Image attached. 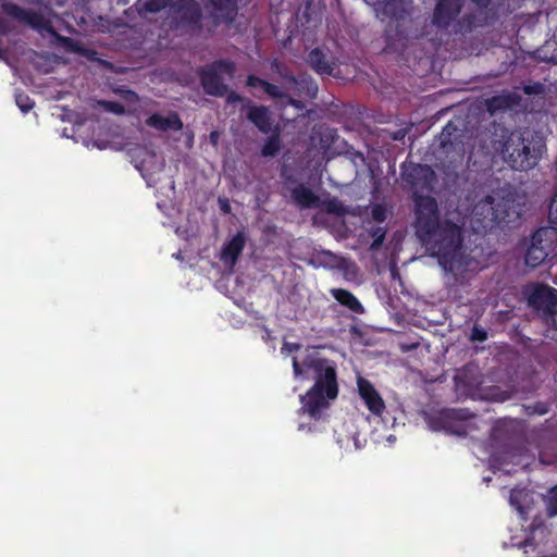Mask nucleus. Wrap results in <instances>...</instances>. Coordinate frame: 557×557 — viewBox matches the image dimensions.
Listing matches in <instances>:
<instances>
[{
  "instance_id": "obj_1",
  "label": "nucleus",
  "mask_w": 557,
  "mask_h": 557,
  "mask_svg": "<svg viewBox=\"0 0 557 557\" xmlns=\"http://www.w3.org/2000/svg\"><path fill=\"white\" fill-rule=\"evenodd\" d=\"M404 176L412 189L416 236L429 255L437 258L438 264L446 272H453L461 260L462 227L449 219H441L436 199L420 194L434 189V170L428 164H414Z\"/></svg>"
},
{
  "instance_id": "obj_2",
  "label": "nucleus",
  "mask_w": 557,
  "mask_h": 557,
  "mask_svg": "<svg viewBox=\"0 0 557 557\" xmlns=\"http://www.w3.org/2000/svg\"><path fill=\"white\" fill-rule=\"evenodd\" d=\"M492 140L493 148L511 169L529 171L534 169L546 152L545 138L537 132L498 127Z\"/></svg>"
},
{
  "instance_id": "obj_3",
  "label": "nucleus",
  "mask_w": 557,
  "mask_h": 557,
  "mask_svg": "<svg viewBox=\"0 0 557 557\" xmlns=\"http://www.w3.org/2000/svg\"><path fill=\"white\" fill-rule=\"evenodd\" d=\"M309 367L314 371V384L300 396V410L318 421L329 409L330 400L338 396L337 371L335 364L326 359L312 360Z\"/></svg>"
},
{
  "instance_id": "obj_4",
  "label": "nucleus",
  "mask_w": 557,
  "mask_h": 557,
  "mask_svg": "<svg viewBox=\"0 0 557 557\" xmlns=\"http://www.w3.org/2000/svg\"><path fill=\"white\" fill-rule=\"evenodd\" d=\"M422 417L433 432L466 437L478 430L475 414L466 408H442L423 411Z\"/></svg>"
},
{
  "instance_id": "obj_5",
  "label": "nucleus",
  "mask_w": 557,
  "mask_h": 557,
  "mask_svg": "<svg viewBox=\"0 0 557 557\" xmlns=\"http://www.w3.org/2000/svg\"><path fill=\"white\" fill-rule=\"evenodd\" d=\"M556 245L557 232L553 227L536 228L523 244L525 265L535 269L543 264L554 252Z\"/></svg>"
},
{
  "instance_id": "obj_6",
  "label": "nucleus",
  "mask_w": 557,
  "mask_h": 557,
  "mask_svg": "<svg viewBox=\"0 0 557 557\" xmlns=\"http://www.w3.org/2000/svg\"><path fill=\"white\" fill-rule=\"evenodd\" d=\"M235 64L230 60H216L198 70V77L205 92L213 97H223L227 94L228 86L223 83L222 73L233 76Z\"/></svg>"
},
{
  "instance_id": "obj_7",
  "label": "nucleus",
  "mask_w": 557,
  "mask_h": 557,
  "mask_svg": "<svg viewBox=\"0 0 557 557\" xmlns=\"http://www.w3.org/2000/svg\"><path fill=\"white\" fill-rule=\"evenodd\" d=\"M523 438L521 424L517 420L502 419L494 423L490 433V446L496 453H513Z\"/></svg>"
},
{
  "instance_id": "obj_8",
  "label": "nucleus",
  "mask_w": 557,
  "mask_h": 557,
  "mask_svg": "<svg viewBox=\"0 0 557 557\" xmlns=\"http://www.w3.org/2000/svg\"><path fill=\"white\" fill-rule=\"evenodd\" d=\"M171 9L180 27L197 32L202 29L203 13L197 0H176Z\"/></svg>"
},
{
  "instance_id": "obj_9",
  "label": "nucleus",
  "mask_w": 557,
  "mask_h": 557,
  "mask_svg": "<svg viewBox=\"0 0 557 557\" xmlns=\"http://www.w3.org/2000/svg\"><path fill=\"white\" fill-rule=\"evenodd\" d=\"M528 304L541 312L545 321L547 317L557 314V289L546 284H536L528 296Z\"/></svg>"
},
{
  "instance_id": "obj_10",
  "label": "nucleus",
  "mask_w": 557,
  "mask_h": 557,
  "mask_svg": "<svg viewBox=\"0 0 557 557\" xmlns=\"http://www.w3.org/2000/svg\"><path fill=\"white\" fill-rule=\"evenodd\" d=\"M1 9L12 18L30 26L36 30H52L49 20L39 12L24 9L13 2H3L1 4Z\"/></svg>"
},
{
  "instance_id": "obj_11",
  "label": "nucleus",
  "mask_w": 557,
  "mask_h": 557,
  "mask_svg": "<svg viewBox=\"0 0 557 557\" xmlns=\"http://www.w3.org/2000/svg\"><path fill=\"white\" fill-rule=\"evenodd\" d=\"M357 388L358 394L362 399L363 404L366 405V407L368 408V410L376 417H382L386 409V406L384 399L376 391L374 385L368 379L358 376Z\"/></svg>"
},
{
  "instance_id": "obj_12",
  "label": "nucleus",
  "mask_w": 557,
  "mask_h": 557,
  "mask_svg": "<svg viewBox=\"0 0 557 557\" xmlns=\"http://www.w3.org/2000/svg\"><path fill=\"white\" fill-rule=\"evenodd\" d=\"M212 11L210 17L215 26L221 24L231 25L238 14L237 0H207Z\"/></svg>"
},
{
  "instance_id": "obj_13",
  "label": "nucleus",
  "mask_w": 557,
  "mask_h": 557,
  "mask_svg": "<svg viewBox=\"0 0 557 557\" xmlns=\"http://www.w3.org/2000/svg\"><path fill=\"white\" fill-rule=\"evenodd\" d=\"M310 67L320 76H332L337 66L336 58L329 55L327 52L317 47L313 48L307 57Z\"/></svg>"
},
{
  "instance_id": "obj_14",
  "label": "nucleus",
  "mask_w": 557,
  "mask_h": 557,
  "mask_svg": "<svg viewBox=\"0 0 557 557\" xmlns=\"http://www.w3.org/2000/svg\"><path fill=\"white\" fill-rule=\"evenodd\" d=\"M460 10V0H438L433 13V23L446 28L458 16Z\"/></svg>"
},
{
  "instance_id": "obj_15",
  "label": "nucleus",
  "mask_w": 557,
  "mask_h": 557,
  "mask_svg": "<svg viewBox=\"0 0 557 557\" xmlns=\"http://www.w3.org/2000/svg\"><path fill=\"white\" fill-rule=\"evenodd\" d=\"M280 75L287 84L295 86L300 96L304 95L311 99L317 97L319 87L311 75L307 73L294 75L288 72H280Z\"/></svg>"
},
{
  "instance_id": "obj_16",
  "label": "nucleus",
  "mask_w": 557,
  "mask_h": 557,
  "mask_svg": "<svg viewBox=\"0 0 557 557\" xmlns=\"http://www.w3.org/2000/svg\"><path fill=\"white\" fill-rule=\"evenodd\" d=\"M145 124L148 127L160 132H177L183 129V121L181 120L178 113L175 111H171L166 116L160 113H153L146 119Z\"/></svg>"
},
{
  "instance_id": "obj_17",
  "label": "nucleus",
  "mask_w": 557,
  "mask_h": 557,
  "mask_svg": "<svg viewBox=\"0 0 557 557\" xmlns=\"http://www.w3.org/2000/svg\"><path fill=\"white\" fill-rule=\"evenodd\" d=\"M246 245L244 232H237L228 242H226L221 251V260L231 267L235 265Z\"/></svg>"
},
{
  "instance_id": "obj_18",
  "label": "nucleus",
  "mask_w": 557,
  "mask_h": 557,
  "mask_svg": "<svg viewBox=\"0 0 557 557\" xmlns=\"http://www.w3.org/2000/svg\"><path fill=\"white\" fill-rule=\"evenodd\" d=\"M247 119L263 134L272 132L273 119L268 107L251 106Z\"/></svg>"
},
{
  "instance_id": "obj_19",
  "label": "nucleus",
  "mask_w": 557,
  "mask_h": 557,
  "mask_svg": "<svg viewBox=\"0 0 557 557\" xmlns=\"http://www.w3.org/2000/svg\"><path fill=\"white\" fill-rule=\"evenodd\" d=\"M290 198L293 202L300 209L317 208L319 196L312 189L304 184H298L290 188Z\"/></svg>"
},
{
  "instance_id": "obj_20",
  "label": "nucleus",
  "mask_w": 557,
  "mask_h": 557,
  "mask_svg": "<svg viewBox=\"0 0 557 557\" xmlns=\"http://www.w3.org/2000/svg\"><path fill=\"white\" fill-rule=\"evenodd\" d=\"M330 294L332 297L344 308L355 314H362L364 308L359 299L348 289L345 288H331Z\"/></svg>"
},
{
  "instance_id": "obj_21",
  "label": "nucleus",
  "mask_w": 557,
  "mask_h": 557,
  "mask_svg": "<svg viewBox=\"0 0 557 557\" xmlns=\"http://www.w3.org/2000/svg\"><path fill=\"white\" fill-rule=\"evenodd\" d=\"M246 85L251 88L261 87L273 99L285 98L286 95L274 84L269 83L253 74L247 76Z\"/></svg>"
},
{
  "instance_id": "obj_22",
  "label": "nucleus",
  "mask_w": 557,
  "mask_h": 557,
  "mask_svg": "<svg viewBox=\"0 0 557 557\" xmlns=\"http://www.w3.org/2000/svg\"><path fill=\"white\" fill-rule=\"evenodd\" d=\"M172 0H137L136 10L140 16L145 14H157L168 7L171 8Z\"/></svg>"
},
{
  "instance_id": "obj_23",
  "label": "nucleus",
  "mask_w": 557,
  "mask_h": 557,
  "mask_svg": "<svg viewBox=\"0 0 557 557\" xmlns=\"http://www.w3.org/2000/svg\"><path fill=\"white\" fill-rule=\"evenodd\" d=\"M317 208L321 209L323 212L327 214H334L337 216H343L348 213L347 208L343 205V202L335 196H327L325 199H321L319 197V203Z\"/></svg>"
},
{
  "instance_id": "obj_24",
  "label": "nucleus",
  "mask_w": 557,
  "mask_h": 557,
  "mask_svg": "<svg viewBox=\"0 0 557 557\" xmlns=\"http://www.w3.org/2000/svg\"><path fill=\"white\" fill-rule=\"evenodd\" d=\"M367 232L373 238L369 249L371 251H377L382 247V245L386 238L387 227L373 226V227L368 228Z\"/></svg>"
},
{
  "instance_id": "obj_25",
  "label": "nucleus",
  "mask_w": 557,
  "mask_h": 557,
  "mask_svg": "<svg viewBox=\"0 0 557 557\" xmlns=\"http://www.w3.org/2000/svg\"><path fill=\"white\" fill-rule=\"evenodd\" d=\"M280 148H281L280 136H278V134H274L265 140V143L261 149V154L263 157H274L280 151Z\"/></svg>"
},
{
  "instance_id": "obj_26",
  "label": "nucleus",
  "mask_w": 557,
  "mask_h": 557,
  "mask_svg": "<svg viewBox=\"0 0 557 557\" xmlns=\"http://www.w3.org/2000/svg\"><path fill=\"white\" fill-rule=\"evenodd\" d=\"M529 498V494L524 490H512L510 493L509 502L510 505L513 506L520 513L523 512V507L525 506Z\"/></svg>"
},
{
  "instance_id": "obj_27",
  "label": "nucleus",
  "mask_w": 557,
  "mask_h": 557,
  "mask_svg": "<svg viewBox=\"0 0 557 557\" xmlns=\"http://www.w3.org/2000/svg\"><path fill=\"white\" fill-rule=\"evenodd\" d=\"M15 103L23 113L29 112L35 106V102L24 91L15 94Z\"/></svg>"
},
{
  "instance_id": "obj_28",
  "label": "nucleus",
  "mask_w": 557,
  "mask_h": 557,
  "mask_svg": "<svg viewBox=\"0 0 557 557\" xmlns=\"http://www.w3.org/2000/svg\"><path fill=\"white\" fill-rule=\"evenodd\" d=\"M371 219L376 223H383L387 220L388 210L383 203H374L371 207Z\"/></svg>"
},
{
  "instance_id": "obj_29",
  "label": "nucleus",
  "mask_w": 557,
  "mask_h": 557,
  "mask_svg": "<svg viewBox=\"0 0 557 557\" xmlns=\"http://www.w3.org/2000/svg\"><path fill=\"white\" fill-rule=\"evenodd\" d=\"M99 106L107 112H111L117 115L125 113V107L119 101L101 100Z\"/></svg>"
},
{
  "instance_id": "obj_30",
  "label": "nucleus",
  "mask_w": 557,
  "mask_h": 557,
  "mask_svg": "<svg viewBox=\"0 0 557 557\" xmlns=\"http://www.w3.org/2000/svg\"><path fill=\"white\" fill-rule=\"evenodd\" d=\"M546 507L549 517L557 516V485L546 496Z\"/></svg>"
},
{
  "instance_id": "obj_31",
  "label": "nucleus",
  "mask_w": 557,
  "mask_h": 557,
  "mask_svg": "<svg viewBox=\"0 0 557 557\" xmlns=\"http://www.w3.org/2000/svg\"><path fill=\"white\" fill-rule=\"evenodd\" d=\"M548 220L552 224L550 227H553L557 232V193L554 195L549 203Z\"/></svg>"
},
{
  "instance_id": "obj_32",
  "label": "nucleus",
  "mask_w": 557,
  "mask_h": 557,
  "mask_svg": "<svg viewBox=\"0 0 557 557\" xmlns=\"http://www.w3.org/2000/svg\"><path fill=\"white\" fill-rule=\"evenodd\" d=\"M470 339L472 342H485L487 339V332L478 325H474L471 330Z\"/></svg>"
},
{
  "instance_id": "obj_33",
  "label": "nucleus",
  "mask_w": 557,
  "mask_h": 557,
  "mask_svg": "<svg viewBox=\"0 0 557 557\" xmlns=\"http://www.w3.org/2000/svg\"><path fill=\"white\" fill-rule=\"evenodd\" d=\"M60 41L73 52H82L83 48L72 38L70 37H60Z\"/></svg>"
},
{
  "instance_id": "obj_34",
  "label": "nucleus",
  "mask_w": 557,
  "mask_h": 557,
  "mask_svg": "<svg viewBox=\"0 0 557 557\" xmlns=\"http://www.w3.org/2000/svg\"><path fill=\"white\" fill-rule=\"evenodd\" d=\"M60 41L73 52H82L83 48L72 38L70 37H60Z\"/></svg>"
},
{
  "instance_id": "obj_35",
  "label": "nucleus",
  "mask_w": 557,
  "mask_h": 557,
  "mask_svg": "<svg viewBox=\"0 0 557 557\" xmlns=\"http://www.w3.org/2000/svg\"><path fill=\"white\" fill-rule=\"evenodd\" d=\"M543 90H544L543 84H541L539 82L534 83L532 85H525L523 87V91L528 96L540 95L543 92Z\"/></svg>"
},
{
  "instance_id": "obj_36",
  "label": "nucleus",
  "mask_w": 557,
  "mask_h": 557,
  "mask_svg": "<svg viewBox=\"0 0 557 557\" xmlns=\"http://www.w3.org/2000/svg\"><path fill=\"white\" fill-rule=\"evenodd\" d=\"M505 101L502 97H493L487 102V109L490 112H495L497 109L503 108V102Z\"/></svg>"
},
{
  "instance_id": "obj_37",
  "label": "nucleus",
  "mask_w": 557,
  "mask_h": 557,
  "mask_svg": "<svg viewBox=\"0 0 557 557\" xmlns=\"http://www.w3.org/2000/svg\"><path fill=\"white\" fill-rule=\"evenodd\" d=\"M300 348H301V345L298 343L284 342V344L281 348V351L284 355H288V354L298 351Z\"/></svg>"
},
{
  "instance_id": "obj_38",
  "label": "nucleus",
  "mask_w": 557,
  "mask_h": 557,
  "mask_svg": "<svg viewBox=\"0 0 557 557\" xmlns=\"http://www.w3.org/2000/svg\"><path fill=\"white\" fill-rule=\"evenodd\" d=\"M243 101V97L237 94L236 91H227L226 94V102L232 104V103H237V102H240Z\"/></svg>"
},
{
  "instance_id": "obj_39",
  "label": "nucleus",
  "mask_w": 557,
  "mask_h": 557,
  "mask_svg": "<svg viewBox=\"0 0 557 557\" xmlns=\"http://www.w3.org/2000/svg\"><path fill=\"white\" fill-rule=\"evenodd\" d=\"M403 0H382V4L384 5V10L386 13H389L395 7L400 3Z\"/></svg>"
},
{
  "instance_id": "obj_40",
  "label": "nucleus",
  "mask_w": 557,
  "mask_h": 557,
  "mask_svg": "<svg viewBox=\"0 0 557 557\" xmlns=\"http://www.w3.org/2000/svg\"><path fill=\"white\" fill-rule=\"evenodd\" d=\"M283 181H284V185L287 187L289 184H295L296 183V178L293 174H288L286 172H282L281 174Z\"/></svg>"
},
{
  "instance_id": "obj_41",
  "label": "nucleus",
  "mask_w": 557,
  "mask_h": 557,
  "mask_svg": "<svg viewBox=\"0 0 557 557\" xmlns=\"http://www.w3.org/2000/svg\"><path fill=\"white\" fill-rule=\"evenodd\" d=\"M10 30L9 23L0 16V35H7Z\"/></svg>"
},
{
  "instance_id": "obj_42",
  "label": "nucleus",
  "mask_w": 557,
  "mask_h": 557,
  "mask_svg": "<svg viewBox=\"0 0 557 557\" xmlns=\"http://www.w3.org/2000/svg\"><path fill=\"white\" fill-rule=\"evenodd\" d=\"M293 370L296 376H299L302 373L301 366L296 357L293 358Z\"/></svg>"
},
{
  "instance_id": "obj_43",
  "label": "nucleus",
  "mask_w": 557,
  "mask_h": 557,
  "mask_svg": "<svg viewBox=\"0 0 557 557\" xmlns=\"http://www.w3.org/2000/svg\"><path fill=\"white\" fill-rule=\"evenodd\" d=\"M545 322L547 324H549L554 330L557 331V314L556 315H552V317H547Z\"/></svg>"
},
{
  "instance_id": "obj_44",
  "label": "nucleus",
  "mask_w": 557,
  "mask_h": 557,
  "mask_svg": "<svg viewBox=\"0 0 557 557\" xmlns=\"http://www.w3.org/2000/svg\"><path fill=\"white\" fill-rule=\"evenodd\" d=\"M479 8L481 9H486L490 3H491V0H472Z\"/></svg>"
},
{
  "instance_id": "obj_45",
  "label": "nucleus",
  "mask_w": 557,
  "mask_h": 557,
  "mask_svg": "<svg viewBox=\"0 0 557 557\" xmlns=\"http://www.w3.org/2000/svg\"><path fill=\"white\" fill-rule=\"evenodd\" d=\"M221 210L225 213H228L231 211V206L227 201L221 202Z\"/></svg>"
},
{
  "instance_id": "obj_46",
  "label": "nucleus",
  "mask_w": 557,
  "mask_h": 557,
  "mask_svg": "<svg viewBox=\"0 0 557 557\" xmlns=\"http://www.w3.org/2000/svg\"><path fill=\"white\" fill-rule=\"evenodd\" d=\"M451 127V123H448L444 128H443V132H442V135L445 136L446 134L449 136L450 135V129Z\"/></svg>"
},
{
  "instance_id": "obj_47",
  "label": "nucleus",
  "mask_w": 557,
  "mask_h": 557,
  "mask_svg": "<svg viewBox=\"0 0 557 557\" xmlns=\"http://www.w3.org/2000/svg\"><path fill=\"white\" fill-rule=\"evenodd\" d=\"M532 545V541L530 539H527L523 543L520 544L521 547H527V546H531Z\"/></svg>"
},
{
  "instance_id": "obj_48",
  "label": "nucleus",
  "mask_w": 557,
  "mask_h": 557,
  "mask_svg": "<svg viewBox=\"0 0 557 557\" xmlns=\"http://www.w3.org/2000/svg\"><path fill=\"white\" fill-rule=\"evenodd\" d=\"M547 412V409L543 406L542 410H539V413L544 414Z\"/></svg>"
},
{
  "instance_id": "obj_49",
  "label": "nucleus",
  "mask_w": 557,
  "mask_h": 557,
  "mask_svg": "<svg viewBox=\"0 0 557 557\" xmlns=\"http://www.w3.org/2000/svg\"><path fill=\"white\" fill-rule=\"evenodd\" d=\"M2 57V51L0 50V58Z\"/></svg>"
}]
</instances>
